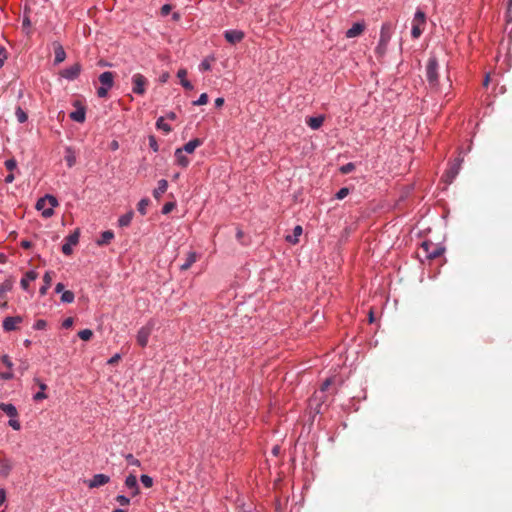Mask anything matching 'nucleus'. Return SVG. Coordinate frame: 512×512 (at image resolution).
<instances>
[{"label":"nucleus","instance_id":"obj_1","mask_svg":"<svg viewBox=\"0 0 512 512\" xmlns=\"http://www.w3.org/2000/svg\"><path fill=\"white\" fill-rule=\"evenodd\" d=\"M392 36V27L390 23H384L381 27L380 38L377 47L375 48V53L379 58L385 56L387 52V47L390 42Z\"/></svg>","mask_w":512,"mask_h":512},{"label":"nucleus","instance_id":"obj_2","mask_svg":"<svg viewBox=\"0 0 512 512\" xmlns=\"http://www.w3.org/2000/svg\"><path fill=\"white\" fill-rule=\"evenodd\" d=\"M58 205L57 199L52 195H45L40 198L36 203V209L42 211V215L45 218H49L53 215V208Z\"/></svg>","mask_w":512,"mask_h":512},{"label":"nucleus","instance_id":"obj_3","mask_svg":"<svg viewBox=\"0 0 512 512\" xmlns=\"http://www.w3.org/2000/svg\"><path fill=\"white\" fill-rule=\"evenodd\" d=\"M438 62L432 57L428 60L426 66V76L431 88L438 90Z\"/></svg>","mask_w":512,"mask_h":512},{"label":"nucleus","instance_id":"obj_4","mask_svg":"<svg viewBox=\"0 0 512 512\" xmlns=\"http://www.w3.org/2000/svg\"><path fill=\"white\" fill-rule=\"evenodd\" d=\"M425 23H426L425 13L421 10H417L414 15L413 21H412L411 34H412L413 38L417 39L420 37V35L422 34V32L424 30Z\"/></svg>","mask_w":512,"mask_h":512},{"label":"nucleus","instance_id":"obj_5","mask_svg":"<svg viewBox=\"0 0 512 512\" xmlns=\"http://www.w3.org/2000/svg\"><path fill=\"white\" fill-rule=\"evenodd\" d=\"M154 322L149 321L146 325L141 327L137 332L136 340L139 346L146 347L148 344L149 337L153 331Z\"/></svg>","mask_w":512,"mask_h":512},{"label":"nucleus","instance_id":"obj_6","mask_svg":"<svg viewBox=\"0 0 512 512\" xmlns=\"http://www.w3.org/2000/svg\"><path fill=\"white\" fill-rule=\"evenodd\" d=\"M425 256L429 259H436L444 253V248L432 242H423L421 245Z\"/></svg>","mask_w":512,"mask_h":512},{"label":"nucleus","instance_id":"obj_7","mask_svg":"<svg viewBox=\"0 0 512 512\" xmlns=\"http://www.w3.org/2000/svg\"><path fill=\"white\" fill-rule=\"evenodd\" d=\"M133 92L139 95H143L146 91L147 79L142 74H135L132 77Z\"/></svg>","mask_w":512,"mask_h":512},{"label":"nucleus","instance_id":"obj_8","mask_svg":"<svg viewBox=\"0 0 512 512\" xmlns=\"http://www.w3.org/2000/svg\"><path fill=\"white\" fill-rule=\"evenodd\" d=\"M462 161V159L457 158L450 165L449 169L446 171L444 175L446 183L450 184L458 175Z\"/></svg>","mask_w":512,"mask_h":512},{"label":"nucleus","instance_id":"obj_9","mask_svg":"<svg viewBox=\"0 0 512 512\" xmlns=\"http://www.w3.org/2000/svg\"><path fill=\"white\" fill-rule=\"evenodd\" d=\"M65 241L66 242L62 245V252L65 255H70L72 254V246L76 245L79 241V231H74L66 237Z\"/></svg>","mask_w":512,"mask_h":512},{"label":"nucleus","instance_id":"obj_10","mask_svg":"<svg viewBox=\"0 0 512 512\" xmlns=\"http://www.w3.org/2000/svg\"><path fill=\"white\" fill-rule=\"evenodd\" d=\"M74 106L76 107V110L70 113V118L73 121L83 123L86 118V110L85 107L80 104L79 101H76L74 103Z\"/></svg>","mask_w":512,"mask_h":512},{"label":"nucleus","instance_id":"obj_11","mask_svg":"<svg viewBox=\"0 0 512 512\" xmlns=\"http://www.w3.org/2000/svg\"><path fill=\"white\" fill-rule=\"evenodd\" d=\"M110 477L105 474H95L88 482L89 488H97L109 483Z\"/></svg>","mask_w":512,"mask_h":512},{"label":"nucleus","instance_id":"obj_12","mask_svg":"<svg viewBox=\"0 0 512 512\" xmlns=\"http://www.w3.org/2000/svg\"><path fill=\"white\" fill-rule=\"evenodd\" d=\"M13 288V281L11 279H6L1 285H0V306L5 307L6 302V295L9 291H11Z\"/></svg>","mask_w":512,"mask_h":512},{"label":"nucleus","instance_id":"obj_13","mask_svg":"<svg viewBox=\"0 0 512 512\" xmlns=\"http://www.w3.org/2000/svg\"><path fill=\"white\" fill-rule=\"evenodd\" d=\"M225 39L231 44H237L244 38V33L240 30H228L224 33Z\"/></svg>","mask_w":512,"mask_h":512},{"label":"nucleus","instance_id":"obj_14","mask_svg":"<svg viewBox=\"0 0 512 512\" xmlns=\"http://www.w3.org/2000/svg\"><path fill=\"white\" fill-rule=\"evenodd\" d=\"M22 322L21 316L6 317L3 321V329L5 331H13L17 329V325Z\"/></svg>","mask_w":512,"mask_h":512},{"label":"nucleus","instance_id":"obj_15","mask_svg":"<svg viewBox=\"0 0 512 512\" xmlns=\"http://www.w3.org/2000/svg\"><path fill=\"white\" fill-rule=\"evenodd\" d=\"M80 71H81V66H80V64L76 63V64L72 65L71 67L64 69L61 72V75L66 79L74 80L75 78L78 77V75L80 74Z\"/></svg>","mask_w":512,"mask_h":512},{"label":"nucleus","instance_id":"obj_16","mask_svg":"<svg viewBox=\"0 0 512 512\" xmlns=\"http://www.w3.org/2000/svg\"><path fill=\"white\" fill-rule=\"evenodd\" d=\"M125 485L127 488L132 490V493H131L132 496H136L139 494L140 490H139V486L137 484V478L135 475L130 474L129 476H127V478L125 480Z\"/></svg>","mask_w":512,"mask_h":512},{"label":"nucleus","instance_id":"obj_17","mask_svg":"<svg viewBox=\"0 0 512 512\" xmlns=\"http://www.w3.org/2000/svg\"><path fill=\"white\" fill-rule=\"evenodd\" d=\"M99 81L102 84V87H105L107 89H110L113 86L114 83V75L112 72H103L99 76Z\"/></svg>","mask_w":512,"mask_h":512},{"label":"nucleus","instance_id":"obj_18","mask_svg":"<svg viewBox=\"0 0 512 512\" xmlns=\"http://www.w3.org/2000/svg\"><path fill=\"white\" fill-rule=\"evenodd\" d=\"M365 25L363 23H354L350 29L346 32L347 38H354L363 33Z\"/></svg>","mask_w":512,"mask_h":512},{"label":"nucleus","instance_id":"obj_19","mask_svg":"<svg viewBox=\"0 0 512 512\" xmlns=\"http://www.w3.org/2000/svg\"><path fill=\"white\" fill-rule=\"evenodd\" d=\"M197 259H198L197 253L194 251H190L187 254V257H186L184 263L180 266V269L182 271L188 270L197 261Z\"/></svg>","mask_w":512,"mask_h":512},{"label":"nucleus","instance_id":"obj_20","mask_svg":"<svg viewBox=\"0 0 512 512\" xmlns=\"http://www.w3.org/2000/svg\"><path fill=\"white\" fill-rule=\"evenodd\" d=\"M168 182L165 179H161L158 181L157 188L153 191V196L155 199L159 200L161 196L167 191Z\"/></svg>","mask_w":512,"mask_h":512},{"label":"nucleus","instance_id":"obj_21","mask_svg":"<svg viewBox=\"0 0 512 512\" xmlns=\"http://www.w3.org/2000/svg\"><path fill=\"white\" fill-rule=\"evenodd\" d=\"M38 277V273L31 270V271H28L25 276L21 279V287L24 289V290H28V287H29V283L31 281H34L36 280Z\"/></svg>","mask_w":512,"mask_h":512},{"label":"nucleus","instance_id":"obj_22","mask_svg":"<svg viewBox=\"0 0 512 512\" xmlns=\"http://www.w3.org/2000/svg\"><path fill=\"white\" fill-rule=\"evenodd\" d=\"M0 410L10 418H16L18 416L16 407L11 403H0Z\"/></svg>","mask_w":512,"mask_h":512},{"label":"nucleus","instance_id":"obj_23","mask_svg":"<svg viewBox=\"0 0 512 512\" xmlns=\"http://www.w3.org/2000/svg\"><path fill=\"white\" fill-rule=\"evenodd\" d=\"M302 233H303L302 227L300 225H297L293 229V234L286 236V241L291 244H297L299 242V237L302 235Z\"/></svg>","mask_w":512,"mask_h":512},{"label":"nucleus","instance_id":"obj_24","mask_svg":"<svg viewBox=\"0 0 512 512\" xmlns=\"http://www.w3.org/2000/svg\"><path fill=\"white\" fill-rule=\"evenodd\" d=\"M333 382V379L332 378H327L321 385L320 389L318 391H316L313 395V398L311 399V402H315L318 398H320V394H324L328 389L329 387L331 386Z\"/></svg>","mask_w":512,"mask_h":512},{"label":"nucleus","instance_id":"obj_25","mask_svg":"<svg viewBox=\"0 0 512 512\" xmlns=\"http://www.w3.org/2000/svg\"><path fill=\"white\" fill-rule=\"evenodd\" d=\"M175 158H176L178 165H180L183 168H186L190 163L189 159L184 155L183 149H180V148L176 149Z\"/></svg>","mask_w":512,"mask_h":512},{"label":"nucleus","instance_id":"obj_26","mask_svg":"<svg viewBox=\"0 0 512 512\" xmlns=\"http://www.w3.org/2000/svg\"><path fill=\"white\" fill-rule=\"evenodd\" d=\"M323 122H324V117L323 116L309 117L306 120L307 125L311 129H314V130L319 129L322 126Z\"/></svg>","mask_w":512,"mask_h":512},{"label":"nucleus","instance_id":"obj_27","mask_svg":"<svg viewBox=\"0 0 512 512\" xmlns=\"http://www.w3.org/2000/svg\"><path fill=\"white\" fill-rule=\"evenodd\" d=\"M114 238V233L110 230L104 231L100 238L97 240V244L99 246H104L110 243V241Z\"/></svg>","mask_w":512,"mask_h":512},{"label":"nucleus","instance_id":"obj_28","mask_svg":"<svg viewBox=\"0 0 512 512\" xmlns=\"http://www.w3.org/2000/svg\"><path fill=\"white\" fill-rule=\"evenodd\" d=\"M202 144V141L198 138L190 140L183 146V151L186 153H193L197 147Z\"/></svg>","mask_w":512,"mask_h":512},{"label":"nucleus","instance_id":"obj_29","mask_svg":"<svg viewBox=\"0 0 512 512\" xmlns=\"http://www.w3.org/2000/svg\"><path fill=\"white\" fill-rule=\"evenodd\" d=\"M54 53H55V60H54L55 64H59L65 60L66 53L60 44L55 45Z\"/></svg>","mask_w":512,"mask_h":512},{"label":"nucleus","instance_id":"obj_30","mask_svg":"<svg viewBox=\"0 0 512 512\" xmlns=\"http://www.w3.org/2000/svg\"><path fill=\"white\" fill-rule=\"evenodd\" d=\"M186 76H187V71L185 69H180L177 73V77L180 79L181 81V85L185 88V89H188V90H191L193 89V85L191 84L190 81H188L186 79Z\"/></svg>","mask_w":512,"mask_h":512},{"label":"nucleus","instance_id":"obj_31","mask_svg":"<svg viewBox=\"0 0 512 512\" xmlns=\"http://www.w3.org/2000/svg\"><path fill=\"white\" fill-rule=\"evenodd\" d=\"M52 272H46L43 276L44 285L40 288L39 293L45 295L52 282Z\"/></svg>","mask_w":512,"mask_h":512},{"label":"nucleus","instance_id":"obj_32","mask_svg":"<svg viewBox=\"0 0 512 512\" xmlns=\"http://www.w3.org/2000/svg\"><path fill=\"white\" fill-rule=\"evenodd\" d=\"M133 215H134L133 211H130V212L122 215L118 220L119 226H121V227L129 226L133 219Z\"/></svg>","mask_w":512,"mask_h":512},{"label":"nucleus","instance_id":"obj_33","mask_svg":"<svg viewBox=\"0 0 512 512\" xmlns=\"http://www.w3.org/2000/svg\"><path fill=\"white\" fill-rule=\"evenodd\" d=\"M65 161L69 167H73L76 163V156L71 148L66 149Z\"/></svg>","mask_w":512,"mask_h":512},{"label":"nucleus","instance_id":"obj_34","mask_svg":"<svg viewBox=\"0 0 512 512\" xmlns=\"http://www.w3.org/2000/svg\"><path fill=\"white\" fill-rule=\"evenodd\" d=\"M150 204V200L148 198H143L139 201L137 205V210L141 215H145L147 213V207Z\"/></svg>","mask_w":512,"mask_h":512},{"label":"nucleus","instance_id":"obj_35","mask_svg":"<svg viewBox=\"0 0 512 512\" xmlns=\"http://www.w3.org/2000/svg\"><path fill=\"white\" fill-rule=\"evenodd\" d=\"M15 115H16L18 122H20V123H24L28 119L27 113L24 110H22L21 107L16 108Z\"/></svg>","mask_w":512,"mask_h":512},{"label":"nucleus","instance_id":"obj_36","mask_svg":"<svg viewBox=\"0 0 512 512\" xmlns=\"http://www.w3.org/2000/svg\"><path fill=\"white\" fill-rule=\"evenodd\" d=\"M156 127L158 129H161L163 130L164 132L166 133H169L171 131V127L170 125H168L167 123H165L164 121V118L163 117H160L158 118L157 122H156Z\"/></svg>","mask_w":512,"mask_h":512},{"label":"nucleus","instance_id":"obj_37","mask_svg":"<svg viewBox=\"0 0 512 512\" xmlns=\"http://www.w3.org/2000/svg\"><path fill=\"white\" fill-rule=\"evenodd\" d=\"M39 387L41 389L40 392L36 393L33 397L35 401H40L47 398V395L44 393V390L47 388V385L44 383H39Z\"/></svg>","mask_w":512,"mask_h":512},{"label":"nucleus","instance_id":"obj_38","mask_svg":"<svg viewBox=\"0 0 512 512\" xmlns=\"http://www.w3.org/2000/svg\"><path fill=\"white\" fill-rule=\"evenodd\" d=\"M78 336L83 341H89L93 336V332L90 329H84L78 332Z\"/></svg>","mask_w":512,"mask_h":512},{"label":"nucleus","instance_id":"obj_39","mask_svg":"<svg viewBox=\"0 0 512 512\" xmlns=\"http://www.w3.org/2000/svg\"><path fill=\"white\" fill-rule=\"evenodd\" d=\"M61 301L64 303H72L74 301V293L72 291H64L61 296Z\"/></svg>","mask_w":512,"mask_h":512},{"label":"nucleus","instance_id":"obj_40","mask_svg":"<svg viewBox=\"0 0 512 512\" xmlns=\"http://www.w3.org/2000/svg\"><path fill=\"white\" fill-rule=\"evenodd\" d=\"M140 481L146 488H150L153 485V479L148 475H141Z\"/></svg>","mask_w":512,"mask_h":512},{"label":"nucleus","instance_id":"obj_41","mask_svg":"<svg viewBox=\"0 0 512 512\" xmlns=\"http://www.w3.org/2000/svg\"><path fill=\"white\" fill-rule=\"evenodd\" d=\"M208 103V95L206 93H202L198 100L193 102V105L195 106H201Z\"/></svg>","mask_w":512,"mask_h":512},{"label":"nucleus","instance_id":"obj_42","mask_svg":"<svg viewBox=\"0 0 512 512\" xmlns=\"http://www.w3.org/2000/svg\"><path fill=\"white\" fill-rule=\"evenodd\" d=\"M4 164L6 169L9 170L10 172H13L17 168V162L13 158L6 160Z\"/></svg>","mask_w":512,"mask_h":512},{"label":"nucleus","instance_id":"obj_43","mask_svg":"<svg viewBox=\"0 0 512 512\" xmlns=\"http://www.w3.org/2000/svg\"><path fill=\"white\" fill-rule=\"evenodd\" d=\"M325 401H326V395H325V393H324V394H320V398H318V399L315 401V403H316V402H319V403H317L316 408H315L317 413H320V412H321V406H322V404H323ZM313 404H314V402H313V403L311 402V405H313Z\"/></svg>","mask_w":512,"mask_h":512},{"label":"nucleus","instance_id":"obj_44","mask_svg":"<svg viewBox=\"0 0 512 512\" xmlns=\"http://www.w3.org/2000/svg\"><path fill=\"white\" fill-rule=\"evenodd\" d=\"M349 194V189L347 187H343L341 188L337 193H336V198L338 200H342L344 199L347 195Z\"/></svg>","mask_w":512,"mask_h":512},{"label":"nucleus","instance_id":"obj_45","mask_svg":"<svg viewBox=\"0 0 512 512\" xmlns=\"http://www.w3.org/2000/svg\"><path fill=\"white\" fill-rule=\"evenodd\" d=\"M125 458L129 465L140 466V461L136 459L132 454H127Z\"/></svg>","mask_w":512,"mask_h":512},{"label":"nucleus","instance_id":"obj_46","mask_svg":"<svg viewBox=\"0 0 512 512\" xmlns=\"http://www.w3.org/2000/svg\"><path fill=\"white\" fill-rule=\"evenodd\" d=\"M175 208V203L174 202H167L163 208H162V213L163 214H168L170 213L173 209Z\"/></svg>","mask_w":512,"mask_h":512},{"label":"nucleus","instance_id":"obj_47","mask_svg":"<svg viewBox=\"0 0 512 512\" xmlns=\"http://www.w3.org/2000/svg\"><path fill=\"white\" fill-rule=\"evenodd\" d=\"M116 501L121 505V506H127L129 505L130 503V500L129 498H127L126 496L124 495H118L116 497Z\"/></svg>","mask_w":512,"mask_h":512},{"label":"nucleus","instance_id":"obj_48","mask_svg":"<svg viewBox=\"0 0 512 512\" xmlns=\"http://www.w3.org/2000/svg\"><path fill=\"white\" fill-rule=\"evenodd\" d=\"M353 170H354V164L353 163H347L346 165H343L340 168V171L343 174H348V173L352 172Z\"/></svg>","mask_w":512,"mask_h":512},{"label":"nucleus","instance_id":"obj_49","mask_svg":"<svg viewBox=\"0 0 512 512\" xmlns=\"http://www.w3.org/2000/svg\"><path fill=\"white\" fill-rule=\"evenodd\" d=\"M8 423L14 430L18 431L21 428V424L16 418H11Z\"/></svg>","mask_w":512,"mask_h":512},{"label":"nucleus","instance_id":"obj_50","mask_svg":"<svg viewBox=\"0 0 512 512\" xmlns=\"http://www.w3.org/2000/svg\"><path fill=\"white\" fill-rule=\"evenodd\" d=\"M1 359H2V363H3V364H4V365L9 369V370H11V369H12V367H13V363H12L11 359L9 358V356H8V355H3Z\"/></svg>","mask_w":512,"mask_h":512},{"label":"nucleus","instance_id":"obj_51","mask_svg":"<svg viewBox=\"0 0 512 512\" xmlns=\"http://www.w3.org/2000/svg\"><path fill=\"white\" fill-rule=\"evenodd\" d=\"M46 325H47V323H46V321H45V320H43V319H39V320H37V321H36V323H35V325H34V328H35L36 330H43V329H45V328H46Z\"/></svg>","mask_w":512,"mask_h":512},{"label":"nucleus","instance_id":"obj_52","mask_svg":"<svg viewBox=\"0 0 512 512\" xmlns=\"http://www.w3.org/2000/svg\"><path fill=\"white\" fill-rule=\"evenodd\" d=\"M172 10V6L170 4H165L161 7V15L162 16H167Z\"/></svg>","mask_w":512,"mask_h":512},{"label":"nucleus","instance_id":"obj_53","mask_svg":"<svg viewBox=\"0 0 512 512\" xmlns=\"http://www.w3.org/2000/svg\"><path fill=\"white\" fill-rule=\"evenodd\" d=\"M7 58L6 50L3 47H0V68L4 65V62Z\"/></svg>","mask_w":512,"mask_h":512},{"label":"nucleus","instance_id":"obj_54","mask_svg":"<svg viewBox=\"0 0 512 512\" xmlns=\"http://www.w3.org/2000/svg\"><path fill=\"white\" fill-rule=\"evenodd\" d=\"M108 90H109V89H107V88H105V87H102V86H101V87H99V88L97 89V95H98L100 98H105V97L107 96V94H108Z\"/></svg>","mask_w":512,"mask_h":512},{"label":"nucleus","instance_id":"obj_55","mask_svg":"<svg viewBox=\"0 0 512 512\" xmlns=\"http://www.w3.org/2000/svg\"><path fill=\"white\" fill-rule=\"evenodd\" d=\"M9 472H10V466L7 463H3L1 470H0V475L7 476L9 474Z\"/></svg>","mask_w":512,"mask_h":512},{"label":"nucleus","instance_id":"obj_56","mask_svg":"<svg viewBox=\"0 0 512 512\" xmlns=\"http://www.w3.org/2000/svg\"><path fill=\"white\" fill-rule=\"evenodd\" d=\"M73 322H74L73 318H72V317H68V318H66V319L63 321L62 326H63L64 328L68 329V328L72 327Z\"/></svg>","mask_w":512,"mask_h":512},{"label":"nucleus","instance_id":"obj_57","mask_svg":"<svg viewBox=\"0 0 512 512\" xmlns=\"http://www.w3.org/2000/svg\"><path fill=\"white\" fill-rule=\"evenodd\" d=\"M149 142H150V147L154 150V151H157L158 150V145H157V142H156V139L154 136H150L149 137Z\"/></svg>","mask_w":512,"mask_h":512},{"label":"nucleus","instance_id":"obj_58","mask_svg":"<svg viewBox=\"0 0 512 512\" xmlns=\"http://www.w3.org/2000/svg\"><path fill=\"white\" fill-rule=\"evenodd\" d=\"M200 69L203 70V71H208L211 69V65L209 63L208 60H204L201 64H200Z\"/></svg>","mask_w":512,"mask_h":512},{"label":"nucleus","instance_id":"obj_59","mask_svg":"<svg viewBox=\"0 0 512 512\" xmlns=\"http://www.w3.org/2000/svg\"><path fill=\"white\" fill-rule=\"evenodd\" d=\"M120 359H121V356L119 354H115L113 357H111L108 360V364L114 365V364L118 363Z\"/></svg>","mask_w":512,"mask_h":512},{"label":"nucleus","instance_id":"obj_60","mask_svg":"<svg viewBox=\"0 0 512 512\" xmlns=\"http://www.w3.org/2000/svg\"><path fill=\"white\" fill-rule=\"evenodd\" d=\"M6 501V491L1 488L0 489V505H2Z\"/></svg>","mask_w":512,"mask_h":512},{"label":"nucleus","instance_id":"obj_61","mask_svg":"<svg viewBox=\"0 0 512 512\" xmlns=\"http://www.w3.org/2000/svg\"><path fill=\"white\" fill-rule=\"evenodd\" d=\"M1 378L5 379V380L12 379L13 378V373L11 371H8V372H5V373H1Z\"/></svg>","mask_w":512,"mask_h":512},{"label":"nucleus","instance_id":"obj_62","mask_svg":"<svg viewBox=\"0 0 512 512\" xmlns=\"http://www.w3.org/2000/svg\"><path fill=\"white\" fill-rule=\"evenodd\" d=\"M14 179H15V176H14L13 172H10V173L6 176V178H5V182H6V183H12V182L14 181Z\"/></svg>","mask_w":512,"mask_h":512},{"label":"nucleus","instance_id":"obj_63","mask_svg":"<svg viewBox=\"0 0 512 512\" xmlns=\"http://www.w3.org/2000/svg\"><path fill=\"white\" fill-rule=\"evenodd\" d=\"M224 105V98L219 97L215 100V106L220 108Z\"/></svg>","mask_w":512,"mask_h":512},{"label":"nucleus","instance_id":"obj_64","mask_svg":"<svg viewBox=\"0 0 512 512\" xmlns=\"http://www.w3.org/2000/svg\"><path fill=\"white\" fill-rule=\"evenodd\" d=\"M63 290H64V284H62V283H58V284L56 285V287H55V292H56V293H60V292H62Z\"/></svg>","mask_w":512,"mask_h":512}]
</instances>
